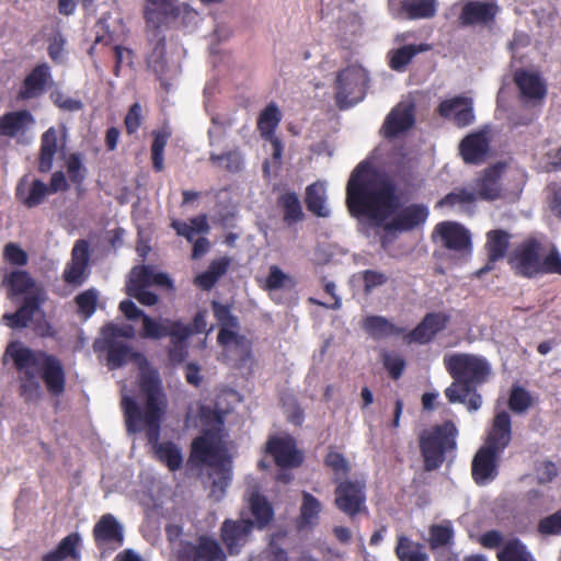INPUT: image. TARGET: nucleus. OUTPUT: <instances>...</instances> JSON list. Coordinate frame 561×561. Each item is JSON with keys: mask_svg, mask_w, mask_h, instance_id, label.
<instances>
[{"mask_svg": "<svg viewBox=\"0 0 561 561\" xmlns=\"http://www.w3.org/2000/svg\"><path fill=\"white\" fill-rule=\"evenodd\" d=\"M415 118L412 105L399 104L387 115L382 129L387 138H393L409 130L414 125Z\"/></svg>", "mask_w": 561, "mask_h": 561, "instance_id": "nucleus-27", "label": "nucleus"}, {"mask_svg": "<svg viewBox=\"0 0 561 561\" xmlns=\"http://www.w3.org/2000/svg\"><path fill=\"white\" fill-rule=\"evenodd\" d=\"M496 557L499 561H535L526 546L517 538L508 540Z\"/></svg>", "mask_w": 561, "mask_h": 561, "instance_id": "nucleus-47", "label": "nucleus"}, {"mask_svg": "<svg viewBox=\"0 0 561 561\" xmlns=\"http://www.w3.org/2000/svg\"><path fill=\"white\" fill-rule=\"evenodd\" d=\"M229 265L230 260L227 256L211 261L207 270L194 278V284L204 290H210L218 279L226 274Z\"/></svg>", "mask_w": 561, "mask_h": 561, "instance_id": "nucleus-40", "label": "nucleus"}, {"mask_svg": "<svg viewBox=\"0 0 561 561\" xmlns=\"http://www.w3.org/2000/svg\"><path fill=\"white\" fill-rule=\"evenodd\" d=\"M174 330H178L179 335H169L168 357L171 363L181 364L188 355L187 340L192 336V331L182 321L174 324Z\"/></svg>", "mask_w": 561, "mask_h": 561, "instance_id": "nucleus-36", "label": "nucleus"}, {"mask_svg": "<svg viewBox=\"0 0 561 561\" xmlns=\"http://www.w3.org/2000/svg\"><path fill=\"white\" fill-rule=\"evenodd\" d=\"M7 353L10 354L15 369L19 371V396L26 403H37L43 398L39 382H44L46 391L55 398L66 391V371L62 362L55 355L44 351L11 343Z\"/></svg>", "mask_w": 561, "mask_h": 561, "instance_id": "nucleus-3", "label": "nucleus"}, {"mask_svg": "<svg viewBox=\"0 0 561 561\" xmlns=\"http://www.w3.org/2000/svg\"><path fill=\"white\" fill-rule=\"evenodd\" d=\"M363 290L366 295L371 294L376 288L385 286L389 282V275L378 270H365L358 274Z\"/></svg>", "mask_w": 561, "mask_h": 561, "instance_id": "nucleus-52", "label": "nucleus"}, {"mask_svg": "<svg viewBox=\"0 0 561 561\" xmlns=\"http://www.w3.org/2000/svg\"><path fill=\"white\" fill-rule=\"evenodd\" d=\"M507 405L513 413L524 414L534 405V398L524 387L513 385L510 389Z\"/></svg>", "mask_w": 561, "mask_h": 561, "instance_id": "nucleus-48", "label": "nucleus"}, {"mask_svg": "<svg viewBox=\"0 0 561 561\" xmlns=\"http://www.w3.org/2000/svg\"><path fill=\"white\" fill-rule=\"evenodd\" d=\"M209 161L215 165L224 168L230 173H238L243 168L242 156L237 150H231L221 154L210 153Z\"/></svg>", "mask_w": 561, "mask_h": 561, "instance_id": "nucleus-50", "label": "nucleus"}, {"mask_svg": "<svg viewBox=\"0 0 561 561\" xmlns=\"http://www.w3.org/2000/svg\"><path fill=\"white\" fill-rule=\"evenodd\" d=\"M382 364L393 380H398L402 376L405 368V360L402 356L388 352L382 354Z\"/></svg>", "mask_w": 561, "mask_h": 561, "instance_id": "nucleus-58", "label": "nucleus"}, {"mask_svg": "<svg viewBox=\"0 0 561 561\" xmlns=\"http://www.w3.org/2000/svg\"><path fill=\"white\" fill-rule=\"evenodd\" d=\"M363 329L375 340L400 335L402 330L381 316H368L363 321Z\"/></svg>", "mask_w": 561, "mask_h": 561, "instance_id": "nucleus-41", "label": "nucleus"}, {"mask_svg": "<svg viewBox=\"0 0 561 561\" xmlns=\"http://www.w3.org/2000/svg\"><path fill=\"white\" fill-rule=\"evenodd\" d=\"M458 428L450 420L424 430L419 437V447L425 471L439 469L448 455L455 457Z\"/></svg>", "mask_w": 561, "mask_h": 561, "instance_id": "nucleus-8", "label": "nucleus"}, {"mask_svg": "<svg viewBox=\"0 0 561 561\" xmlns=\"http://www.w3.org/2000/svg\"><path fill=\"white\" fill-rule=\"evenodd\" d=\"M490 144L484 133H473L466 136L460 145L459 152L466 163L480 164L485 160Z\"/></svg>", "mask_w": 561, "mask_h": 561, "instance_id": "nucleus-26", "label": "nucleus"}, {"mask_svg": "<svg viewBox=\"0 0 561 561\" xmlns=\"http://www.w3.org/2000/svg\"><path fill=\"white\" fill-rule=\"evenodd\" d=\"M322 511L321 502L307 491L301 493V505L297 518V528L299 530L311 529L319 524L320 513Z\"/></svg>", "mask_w": 561, "mask_h": 561, "instance_id": "nucleus-29", "label": "nucleus"}, {"mask_svg": "<svg viewBox=\"0 0 561 561\" xmlns=\"http://www.w3.org/2000/svg\"><path fill=\"white\" fill-rule=\"evenodd\" d=\"M454 539V529L449 525H433L430 528V547L435 550L450 545Z\"/></svg>", "mask_w": 561, "mask_h": 561, "instance_id": "nucleus-53", "label": "nucleus"}, {"mask_svg": "<svg viewBox=\"0 0 561 561\" xmlns=\"http://www.w3.org/2000/svg\"><path fill=\"white\" fill-rule=\"evenodd\" d=\"M141 106L139 103H134L124 119L126 133L128 135L135 134L141 126Z\"/></svg>", "mask_w": 561, "mask_h": 561, "instance_id": "nucleus-62", "label": "nucleus"}, {"mask_svg": "<svg viewBox=\"0 0 561 561\" xmlns=\"http://www.w3.org/2000/svg\"><path fill=\"white\" fill-rule=\"evenodd\" d=\"M3 259L15 266H25L28 263V254L19 244L13 242L4 247Z\"/></svg>", "mask_w": 561, "mask_h": 561, "instance_id": "nucleus-60", "label": "nucleus"}, {"mask_svg": "<svg viewBox=\"0 0 561 561\" xmlns=\"http://www.w3.org/2000/svg\"><path fill=\"white\" fill-rule=\"evenodd\" d=\"M435 231L440 236L444 247L463 254H470L472 250L471 237L469 231L457 222L444 221L435 227Z\"/></svg>", "mask_w": 561, "mask_h": 561, "instance_id": "nucleus-20", "label": "nucleus"}, {"mask_svg": "<svg viewBox=\"0 0 561 561\" xmlns=\"http://www.w3.org/2000/svg\"><path fill=\"white\" fill-rule=\"evenodd\" d=\"M265 453L270 455L280 469H295L305 460L304 451L297 448L291 435H272L265 443Z\"/></svg>", "mask_w": 561, "mask_h": 561, "instance_id": "nucleus-11", "label": "nucleus"}, {"mask_svg": "<svg viewBox=\"0 0 561 561\" xmlns=\"http://www.w3.org/2000/svg\"><path fill=\"white\" fill-rule=\"evenodd\" d=\"M33 123L34 117L27 110L8 112L0 117V136L13 138Z\"/></svg>", "mask_w": 561, "mask_h": 561, "instance_id": "nucleus-30", "label": "nucleus"}, {"mask_svg": "<svg viewBox=\"0 0 561 561\" xmlns=\"http://www.w3.org/2000/svg\"><path fill=\"white\" fill-rule=\"evenodd\" d=\"M89 261V242L84 239L77 240L71 250V257L62 272L64 282L72 287H80L90 275Z\"/></svg>", "mask_w": 561, "mask_h": 561, "instance_id": "nucleus-14", "label": "nucleus"}, {"mask_svg": "<svg viewBox=\"0 0 561 561\" xmlns=\"http://www.w3.org/2000/svg\"><path fill=\"white\" fill-rule=\"evenodd\" d=\"M282 121V113L278 106L272 102L261 111L257 117V129L263 139H272L275 130Z\"/></svg>", "mask_w": 561, "mask_h": 561, "instance_id": "nucleus-42", "label": "nucleus"}, {"mask_svg": "<svg viewBox=\"0 0 561 561\" xmlns=\"http://www.w3.org/2000/svg\"><path fill=\"white\" fill-rule=\"evenodd\" d=\"M53 82L48 64H37L22 80L16 92V101H28L41 98Z\"/></svg>", "mask_w": 561, "mask_h": 561, "instance_id": "nucleus-17", "label": "nucleus"}, {"mask_svg": "<svg viewBox=\"0 0 561 561\" xmlns=\"http://www.w3.org/2000/svg\"><path fill=\"white\" fill-rule=\"evenodd\" d=\"M141 390L146 394L144 411L134 398L125 396L122 399L121 405L127 432L136 433L140 431V424L144 423L147 440L152 446L154 458L165 465L170 471L175 472L183 465V455L180 447L171 440L159 442L161 421L165 408L164 396L156 380L144 381Z\"/></svg>", "mask_w": 561, "mask_h": 561, "instance_id": "nucleus-2", "label": "nucleus"}, {"mask_svg": "<svg viewBox=\"0 0 561 561\" xmlns=\"http://www.w3.org/2000/svg\"><path fill=\"white\" fill-rule=\"evenodd\" d=\"M431 48L430 44L421 43L392 49L388 53V65L392 70L402 72L417 54L428 51Z\"/></svg>", "mask_w": 561, "mask_h": 561, "instance_id": "nucleus-32", "label": "nucleus"}, {"mask_svg": "<svg viewBox=\"0 0 561 561\" xmlns=\"http://www.w3.org/2000/svg\"><path fill=\"white\" fill-rule=\"evenodd\" d=\"M514 82L525 101L541 104L547 95V87L537 73L519 69L514 73Z\"/></svg>", "mask_w": 561, "mask_h": 561, "instance_id": "nucleus-24", "label": "nucleus"}, {"mask_svg": "<svg viewBox=\"0 0 561 561\" xmlns=\"http://www.w3.org/2000/svg\"><path fill=\"white\" fill-rule=\"evenodd\" d=\"M65 43H66V41H65L64 36L61 35V33H59V32L54 34L49 38L47 53H48L49 58L55 64L62 62V54H64Z\"/></svg>", "mask_w": 561, "mask_h": 561, "instance_id": "nucleus-64", "label": "nucleus"}, {"mask_svg": "<svg viewBox=\"0 0 561 561\" xmlns=\"http://www.w3.org/2000/svg\"><path fill=\"white\" fill-rule=\"evenodd\" d=\"M190 460L211 469L210 496L222 499L232 479V460L222 442V435L211 428H203L191 444Z\"/></svg>", "mask_w": 561, "mask_h": 561, "instance_id": "nucleus-4", "label": "nucleus"}, {"mask_svg": "<svg viewBox=\"0 0 561 561\" xmlns=\"http://www.w3.org/2000/svg\"><path fill=\"white\" fill-rule=\"evenodd\" d=\"M511 234L502 229L490 230L486 233L485 250L488 254L486 264L477 271V276L481 277L491 272L495 263L502 260L508 250Z\"/></svg>", "mask_w": 561, "mask_h": 561, "instance_id": "nucleus-22", "label": "nucleus"}, {"mask_svg": "<svg viewBox=\"0 0 561 561\" xmlns=\"http://www.w3.org/2000/svg\"><path fill=\"white\" fill-rule=\"evenodd\" d=\"M465 96H455L449 100L442 101L438 105V113L442 117L451 118L457 116V113L462 107Z\"/></svg>", "mask_w": 561, "mask_h": 561, "instance_id": "nucleus-63", "label": "nucleus"}, {"mask_svg": "<svg viewBox=\"0 0 561 561\" xmlns=\"http://www.w3.org/2000/svg\"><path fill=\"white\" fill-rule=\"evenodd\" d=\"M67 173L73 184H81L84 181L87 169L83 167L81 156L71 153L66 162Z\"/></svg>", "mask_w": 561, "mask_h": 561, "instance_id": "nucleus-59", "label": "nucleus"}, {"mask_svg": "<svg viewBox=\"0 0 561 561\" xmlns=\"http://www.w3.org/2000/svg\"><path fill=\"white\" fill-rule=\"evenodd\" d=\"M181 320L163 319L157 321L149 316L142 318V332L141 336L145 339L160 340L169 335H179L178 330H174V324L180 323Z\"/></svg>", "mask_w": 561, "mask_h": 561, "instance_id": "nucleus-39", "label": "nucleus"}, {"mask_svg": "<svg viewBox=\"0 0 561 561\" xmlns=\"http://www.w3.org/2000/svg\"><path fill=\"white\" fill-rule=\"evenodd\" d=\"M58 148V131L55 127H49L41 137L38 158V171L41 173H47L51 170Z\"/></svg>", "mask_w": 561, "mask_h": 561, "instance_id": "nucleus-34", "label": "nucleus"}, {"mask_svg": "<svg viewBox=\"0 0 561 561\" xmlns=\"http://www.w3.org/2000/svg\"><path fill=\"white\" fill-rule=\"evenodd\" d=\"M324 465L332 469L335 482H340V480L346 477L351 470L345 457L337 451H329L324 457Z\"/></svg>", "mask_w": 561, "mask_h": 561, "instance_id": "nucleus-54", "label": "nucleus"}, {"mask_svg": "<svg viewBox=\"0 0 561 561\" xmlns=\"http://www.w3.org/2000/svg\"><path fill=\"white\" fill-rule=\"evenodd\" d=\"M499 455L500 453L484 446L476 453L471 463V476L478 485H485L497 477Z\"/></svg>", "mask_w": 561, "mask_h": 561, "instance_id": "nucleus-19", "label": "nucleus"}, {"mask_svg": "<svg viewBox=\"0 0 561 561\" xmlns=\"http://www.w3.org/2000/svg\"><path fill=\"white\" fill-rule=\"evenodd\" d=\"M511 439V416L506 411H501L494 416L484 447H490L492 450L501 454L510 445Z\"/></svg>", "mask_w": 561, "mask_h": 561, "instance_id": "nucleus-25", "label": "nucleus"}, {"mask_svg": "<svg viewBox=\"0 0 561 561\" xmlns=\"http://www.w3.org/2000/svg\"><path fill=\"white\" fill-rule=\"evenodd\" d=\"M171 227L181 237H184L187 241H193L196 232L208 233L209 225L207 221V215L201 214L190 219V224L181 220H173Z\"/></svg>", "mask_w": 561, "mask_h": 561, "instance_id": "nucleus-45", "label": "nucleus"}, {"mask_svg": "<svg viewBox=\"0 0 561 561\" xmlns=\"http://www.w3.org/2000/svg\"><path fill=\"white\" fill-rule=\"evenodd\" d=\"M505 164H493L482 172L474 181V194L477 198L483 201H495L502 196L501 178L504 172Z\"/></svg>", "mask_w": 561, "mask_h": 561, "instance_id": "nucleus-21", "label": "nucleus"}, {"mask_svg": "<svg viewBox=\"0 0 561 561\" xmlns=\"http://www.w3.org/2000/svg\"><path fill=\"white\" fill-rule=\"evenodd\" d=\"M81 537L78 533H71L60 540L57 547L44 554L43 561H64L68 558L80 559Z\"/></svg>", "mask_w": 561, "mask_h": 561, "instance_id": "nucleus-35", "label": "nucleus"}, {"mask_svg": "<svg viewBox=\"0 0 561 561\" xmlns=\"http://www.w3.org/2000/svg\"><path fill=\"white\" fill-rule=\"evenodd\" d=\"M106 346V360L110 369H117L126 365L134 356L131 347L123 342L104 339Z\"/></svg>", "mask_w": 561, "mask_h": 561, "instance_id": "nucleus-44", "label": "nucleus"}, {"mask_svg": "<svg viewBox=\"0 0 561 561\" xmlns=\"http://www.w3.org/2000/svg\"><path fill=\"white\" fill-rule=\"evenodd\" d=\"M277 207L283 211V220L287 225L301 221L305 217L300 199L295 192L287 191L276 201Z\"/></svg>", "mask_w": 561, "mask_h": 561, "instance_id": "nucleus-38", "label": "nucleus"}, {"mask_svg": "<svg viewBox=\"0 0 561 561\" xmlns=\"http://www.w3.org/2000/svg\"><path fill=\"white\" fill-rule=\"evenodd\" d=\"M334 504L339 511L354 518L360 513L367 514L366 486L359 481H340L334 490Z\"/></svg>", "mask_w": 561, "mask_h": 561, "instance_id": "nucleus-10", "label": "nucleus"}, {"mask_svg": "<svg viewBox=\"0 0 561 561\" xmlns=\"http://www.w3.org/2000/svg\"><path fill=\"white\" fill-rule=\"evenodd\" d=\"M477 199V196L473 192H470L466 188L455 190L447 195H445L438 203L437 207L440 206H450L454 207L457 204H472Z\"/></svg>", "mask_w": 561, "mask_h": 561, "instance_id": "nucleus-56", "label": "nucleus"}, {"mask_svg": "<svg viewBox=\"0 0 561 561\" xmlns=\"http://www.w3.org/2000/svg\"><path fill=\"white\" fill-rule=\"evenodd\" d=\"M96 548L102 553H112L124 545L123 526L112 514H105L95 523L92 530Z\"/></svg>", "mask_w": 561, "mask_h": 561, "instance_id": "nucleus-13", "label": "nucleus"}, {"mask_svg": "<svg viewBox=\"0 0 561 561\" xmlns=\"http://www.w3.org/2000/svg\"><path fill=\"white\" fill-rule=\"evenodd\" d=\"M179 561H226L227 556L217 539L202 535L196 542L185 541L178 552Z\"/></svg>", "mask_w": 561, "mask_h": 561, "instance_id": "nucleus-12", "label": "nucleus"}, {"mask_svg": "<svg viewBox=\"0 0 561 561\" xmlns=\"http://www.w3.org/2000/svg\"><path fill=\"white\" fill-rule=\"evenodd\" d=\"M249 508L259 529L265 528L274 518V510L267 499L259 491H253L249 497Z\"/></svg>", "mask_w": 561, "mask_h": 561, "instance_id": "nucleus-37", "label": "nucleus"}, {"mask_svg": "<svg viewBox=\"0 0 561 561\" xmlns=\"http://www.w3.org/2000/svg\"><path fill=\"white\" fill-rule=\"evenodd\" d=\"M181 11L171 0H146L144 19L149 27L159 30L178 21Z\"/></svg>", "mask_w": 561, "mask_h": 561, "instance_id": "nucleus-18", "label": "nucleus"}, {"mask_svg": "<svg viewBox=\"0 0 561 561\" xmlns=\"http://www.w3.org/2000/svg\"><path fill=\"white\" fill-rule=\"evenodd\" d=\"M49 188L42 180L35 179L30 186L25 179H22L15 188V197L26 208H34L44 203Z\"/></svg>", "mask_w": 561, "mask_h": 561, "instance_id": "nucleus-28", "label": "nucleus"}, {"mask_svg": "<svg viewBox=\"0 0 561 561\" xmlns=\"http://www.w3.org/2000/svg\"><path fill=\"white\" fill-rule=\"evenodd\" d=\"M500 11L495 1L468 0L462 3L458 15L460 27L486 26L493 24Z\"/></svg>", "mask_w": 561, "mask_h": 561, "instance_id": "nucleus-15", "label": "nucleus"}, {"mask_svg": "<svg viewBox=\"0 0 561 561\" xmlns=\"http://www.w3.org/2000/svg\"><path fill=\"white\" fill-rule=\"evenodd\" d=\"M446 370L454 382L445 389L450 403L465 402L472 388L488 380L491 374L489 362L473 354H454L444 357Z\"/></svg>", "mask_w": 561, "mask_h": 561, "instance_id": "nucleus-7", "label": "nucleus"}, {"mask_svg": "<svg viewBox=\"0 0 561 561\" xmlns=\"http://www.w3.org/2000/svg\"><path fill=\"white\" fill-rule=\"evenodd\" d=\"M508 264L515 275L536 278L546 274L561 275V254L553 243L536 237L520 242L511 253Z\"/></svg>", "mask_w": 561, "mask_h": 561, "instance_id": "nucleus-5", "label": "nucleus"}, {"mask_svg": "<svg viewBox=\"0 0 561 561\" xmlns=\"http://www.w3.org/2000/svg\"><path fill=\"white\" fill-rule=\"evenodd\" d=\"M98 300L99 293L95 288L81 291L75 297L78 313L82 314L85 319L90 318L96 310Z\"/></svg>", "mask_w": 561, "mask_h": 561, "instance_id": "nucleus-51", "label": "nucleus"}, {"mask_svg": "<svg viewBox=\"0 0 561 561\" xmlns=\"http://www.w3.org/2000/svg\"><path fill=\"white\" fill-rule=\"evenodd\" d=\"M254 522L251 519L227 518L220 526V540L230 556H238L249 541Z\"/></svg>", "mask_w": 561, "mask_h": 561, "instance_id": "nucleus-16", "label": "nucleus"}, {"mask_svg": "<svg viewBox=\"0 0 561 561\" xmlns=\"http://www.w3.org/2000/svg\"><path fill=\"white\" fill-rule=\"evenodd\" d=\"M368 73L358 65H351L337 72L335 79V104L346 110L360 102L368 88Z\"/></svg>", "mask_w": 561, "mask_h": 561, "instance_id": "nucleus-9", "label": "nucleus"}, {"mask_svg": "<svg viewBox=\"0 0 561 561\" xmlns=\"http://www.w3.org/2000/svg\"><path fill=\"white\" fill-rule=\"evenodd\" d=\"M305 203L307 209L318 217H328L330 214L325 207V187L320 182L306 187Z\"/></svg>", "mask_w": 561, "mask_h": 561, "instance_id": "nucleus-43", "label": "nucleus"}, {"mask_svg": "<svg viewBox=\"0 0 561 561\" xmlns=\"http://www.w3.org/2000/svg\"><path fill=\"white\" fill-rule=\"evenodd\" d=\"M394 553L399 561H428L425 546L404 534L397 536Z\"/></svg>", "mask_w": 561, "mask_h": 561, "instance_id": "nucleus-33", "label": "nucleus"}, {"mask_svg": "<svg viewBox=\"0 0 561 561\" xmlns=\"http://www.w3.org/2000/svg\"><path fill=\"white\" fill-rule=\"evenodd\" d=\"M2 284L8 288L9 298L24 295L15 312H7L2 316L4 324L13 330L26 328L46 300L44 289L37 286L32 275L24 270L11 271L5 275Z\"/></svg>", "mask_w": 561, "mask_h": 561, "instance_id": "nucleus-6", "label": "nucleus"}, {"mask_svg": "<svg viewBox=\"0 0 561 561\" xmlns=\"http://www.w3.org/2000/svg\"><path fill=\"white\" fill-rule=\"evenodd\" d=\"M449 322V316L444 312H428L422 321L408 334L409 342L426 344Z\"/></svg>", "mask_w": 561, "mask_h": 561, "instance_id": "nucleus-23", "label": "nucleus"}, {"mask_svg": "<svg viewBox=\"0 0 561 561\" xmlns=\"http://www.w3.org/2000/svg\"><path fill=\"white\" fill-rule=\"evenodd\" d=\"M197 417L203 425V428H211L218 431L219 434L224 431L225 412L217 407L201 404L197 410Z\"/></svg>", "mask_w": 561, "mask_h": 561, "instance_id": "nucleus-46", "label": "nucleus"}, {"mask_svg": "<svg viewBox=\"0 0 561 561\" xmlns=\"http://www.w3.org/2000/svg\"><path fill=\"white\" fill-rule=\"evenodd\" d=\"M211 309L214 312V317L217 320L220 328L221 327H230V328L239 327L238 318L232 314L230 306L224 305L221 302L214 300L211 302Z\"/></svg>", "mask_w": 561, "mask_h": 561, "instance_id": "nucleus-57", "label": "nucleus"}, {"mask_svg": "<svg viewBox=\"0 0 561 561\" xmlns=\"http://www.w3.org/2000/svg\"><path fill=\"white\" fill-rule=\"evenodd\" d=\"M151 144V160L152 168L156 172H161L164 169V148L168 144L170 133L165 130H153Z\"/></svg>", "mask_w": 561, "mask_h": 561, "instance_id": "nucleus-49", "label": "nucleus"}, {"mask_svg": "<svg viewBox=\"0 0 561 561\" xmlns=\"http://www.w3.org/2000/svg\"><path fill=\"white\" fill-rule=\"evenodd\" d=\"M538 531L542 535H560L561 508L556 513L540 519V522L538 523Z\"/></svg>", "mask_w": 561, "mask_h": 561, "instance_id": "nucleus-61", "label": "nucleus"}, {"mask_svg": "<svg viewBox=\"0 0 561 561\" xmlns=\"http://www.w3.org/2000/svg\"><path fill=\"white\" fill-rule=\"evenodd\" d=\"M346 205L352 216H364L387 233L408 232L422 227L428 218L423 204H410L399 209L400 198L396 183L375 170L368 161L359 162L346 184Z\"/></svg>", "mask_w": 561, "mask_h": 561, "instance_id": "nucleus-1", "label": "nucleus"}, {"mask_svg": "<svg viewBox=\"0 0 561 561\" xmlns=\"http://www.w3.org/2000/svg\"><path fill=\"white\" fill-rule=\"evenodd\" d=\"M165 38H159L146 59L147 66L156 73H162L165 70Z\"/></svg>", "mask_w": 561, "mask_h": 561, "instance_id": "nucleus-55", "label": "nucleus"}, {"mask_svg": "<svg viewBox=\"0 0 561 561\" xmlns=\"http://www.w3.org/2000/svg\"><path fill=\"white\" fill-rule=\"evenodd\" d=\"M437 0H403L399 13L407 20H428L437 13Z\"/></svg>", "mask_w": 561, "mask_h": 561, "instance_id": "nucleus-31", "label": "nucleus"}]
</instances>
